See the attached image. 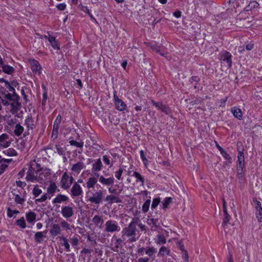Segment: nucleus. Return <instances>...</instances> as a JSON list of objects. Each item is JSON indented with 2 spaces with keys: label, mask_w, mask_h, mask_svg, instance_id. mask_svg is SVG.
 <instances>
[{
  "label": "nucleus",
  "mask_w": 262,
  "mask_h": 262,
  "mask_svg": "<svg viewBox=\"0 0 262 262\" xmlns=\"http://www.w3.org/2000/svg\"><path fill=\"white\" fill-rule=\"evenodd\" d=\"M138 220L133 219L132 221L121 231L122 237L125 238L126 242L133 243L137 242L141 235V232L137 228Z\"/></svg>",
  "instance_id": "nucleus-1"
},
{
  "label": "nucleus",
  "mask_w": 262,
  "mask_h": 262,
  "mask_svg": "<svg viewBox=\"0 0 262 262\" xmlns=\"http://www.w3.org/2000/svg\"><path fill=\"white\" fill-rule=\"evenodd\" d=\"M103 192L101 190L91 189L88 190L85 193V198L87 202L99 206L103 200Z\"/></svg>",
  "instance_id": "nucleus-2"
},
{
  "label": "nucleus",
  "mask_w": 262,
  "mask_h": 262,
  "mask_svg": "<svg viewBox=\"0 0 262 262\" xmlns=\"http://www.w3.org/2000/svg\"><path fill=\"white\" fill-rule=\"evenodd\" d=\"M57 190V186L54 182H51L47 189V193H44L40 198L36 200V202L42 203L46 201L47 199L51 198L55 194Z\"/></svg>",
  "instance_id": "nucleus-3"
},
{
  "label": "nucleus",
  "mask_w": 262,
  "mask_h": 262,
  "mask_svg": "<svg viewBox=\"0 0 262 262\" xmlns=\"http://www.w3.org/2000/svg\"><path fill=\"white\" fill-rule=\"evenodd\" d=\"M74 181V178L71 174L67 171L64 172L62 175L60 182L59 186L61 188L67 190L69 189Z\"/></svg>",
  "instance_id": "nucleus-4"
},
{
  "label": "nucleus",
  "mask_w": 262,
  "mask_h": 262,
  "mask_svg": "<svg viewBox=\"0 0 262 262\" xmlns=\"http://www.w3.org/2000/svg\"><path fill=\"white\" fill-rule=\"evenodd\" d=\"M24 124L27 127V130L24 134V137H26L33 132L35 128V122L31 114H29L25 118Z\"/></svg>",
  "instance_id": "nucleus-5"
},
{
  "label": "nucleus",
  "mask_w": 262,
  "mask_h": 262,
  "mask_svg": "<svg viewBox=\"0 0 262 262\" xmlns=\"http://www.w3.org/2000/svg\"><path fill=\"white\" fill-rule=\"evenodd\" d=\"M104 231L108 233L119 232L121 229L118 223L113 220L107 221L104 224Z\"/></svg>",
  "instance_id": "nucleus-6"
},
{
  "label": "nucleus",
  "mask_w": 262,
  "mask_h": 262,
  "mask_svg": "<svg viewBox=\"0 0 262 262\" xmlns=\"http://www.w3.org/2000/svg\"><path fill=\"white\" fill-rule=\"evenodd\" d=\"M157 251L156 248L154 247H147L146 248L140 247L139 248L137 251V252L141 256L144 255V254L148 255V258L155 259L156 255L155 254Z\"/></svg>",
  "instance_id": "nucleus-7"
},
{
  "label": "nucleus",
  "mask_w": 262,
  "mask_h": 262,
  "mask_svg": "<svg viewBox=\"0 0 262 262\" xmlns=\"http://www.w3.org/2000/svg\"><path fill=\"white\" fill-rule=\"evenodd\" d=\"M96 177L98 178L99 182L103 186L108 187L114 185L115 179L113 175L106 178L103 175L97 174Z\"/></svg>",
  "instance_id": "nucleus-8"
},
{
  "label": "nucleus",
  "mask_w": 262,
  "mask_h": 262,
  "mask_svg": "<svg viewBox=\"0 0 262 262\" xmlns=\"http://www.w3.org/2000/svg\"><path fill=\"white\" fill-rule=\"evenodd\" d=\"M29 63L30 65V68L34 75H40L42 73V67L39 62L33 58L29 59Z\"/></svg>",
  "instance_id": "nucleus-9"
},
{
  "label": "nucleus",
  "mask_w": 262,
  "mask_h": 262,
  "mask_svg": "<svg viewBox=\"0 0 262 262\" xmlns=\"http://www.w3.org/2000/svg\"><path fill=\"white\" fill-rule=\"evenodd\" d=\"M151 103L158 110L161 111L166 115H171L172 113V111L168 105L164 104L161 102H156L153 100H151Z\"/></svg>",
  "instance_id": "nucleus-10"
},
{
  "label": "nucleus",
  "mask_w": 262,
  "mask_h": 262,
  "mask_svg": "<svg viewBox=\"0 0 262 262\" xmlns=\"http://www.w3.org/2000/svg\"><path fill=\"white\" fill-rule=\"evenodd\" d=\"M20 97L18 94H15L14 99L12 100L10 104V112L12 114H16L20 109L21 104L20 102Z\"/></svg>",
  "instance_id": "nucleus-11"
},
{
  "label": "nucleus",
  "mask_w": 262,
  "mask_h": 262,
  "mask_svg": "<svg viewBox=\"0 0 262 262\" xmlns=\"http://www.w3.org/2000/svg\"><path fill=\"white\" fill-rule=\"evenodd\" d=\"M70 195L72 199H75L76 197H79L83 194V191L81 186L77 183L75 182L71 189H70Z\"/></svg>",
  "instance_id": "nucleus-12"
},
{
  "label": "nucleus",
  "mask_w": 262,
  "mask_h": 262,
  "mask_svg": "<svg viewBox=\"0 0 262 262\" xmlns=\"http://www.w3.org/2000/svg\"><path fill=\"white\" fill-rule=\"evenodd\" d=\"M91 171L96 177V175L99 174L98 172L102 170L103 164L100 158L92 160Z\"/></svg>",
  "instance_id": "nucleus-13"
},
{
  "label": "nucleus",
  "mask_w": 262,
  "mask_h": 262,
  "mask_svg": "<svg viewBox=\"0 0 262 262\" xmlns=\"http://www.w3.org/2000/svg\"><path fill=\"white\" fill-rule=\"evenodd\" d=\"M60 213L63 218L68 219L74 215V210L71 206H62L61 208Z\"/></svg>",
  "instance_id": "nucleus-14"
},
{
  "label": "nucleus",
  "mask_w": 262,
  "mask_h": 262,
  "mask_svg": "<svg viewBox=\"0 0 262 262\" xmlns=\"http://www.w3.org/2000/svg\"><path fill=\"white\" fill-rule=\"evenodd\" d=\"M253 202L254 203L255 206V215L258 221L259 222H262V207L260 201H258L256 198L253 199Z\"/></svg>",
  "instance_id": "nucleus-15"
},
{
  "label": "nucleus",
  "mask_w": 262,
  "mask_h": 262,
  "mask_svg": "<svg viewBox=\"0 0 262 262\" xmlns=\"http://www.w3.org/2000/svg\"><path fill=\"white\" fill-rule=\"evenodd\" d=\"M232 55L227 51H223L220 53V60L228 63L229 68L232 65Z\"/></svg>",
  "instance_id": "nucleus-16"
},
{
  "label": "nucleus",
  "mask_w": 262,
  "mask_h": 262,
  "mask_svg": "<svg viewBox=\"0 0 262 262\" xmlns=\"http://www.w3.org/2000/svg\"><path fill=\"white\" fill-rule=\"evenodd\" d=\"M112 240H114V243L112 244L113 246V250L116 252H118L119 249L122 247L124 244V241H126L125 238H123L122 236L120 238H117L115 236H114L112 238Z\"/></svg>",
  "instance_id": "nucleus-17"
},
{
  "label": "nucleus",
  "mask_w": 262,
  "mask_h": 262,
  "mask_svg": "<svg viewBox=\"0 0 262 262\" xmlns=\"http://www.w3.org/2000/svg\"><path fill=\"white\" fill-rule=\"evenodd\" d=\"M243 150V148H242V150H241L239 148H237L238 155L237 161L236 162V167H245L246 163L245 161V156L244 155Z\"/></svg>",
  "instance_id": "nucleus-18"
},
{
  "label": "nucleus",
  "mask_w": 262,
  "mask_h": 262,
  "mask_svg": "<svg viewBox=\"0 0 262 262\" xmlns=\"http://www.w3.org/2000/svg\"><path fill=\"white\" fill-rule=\"evenodd\" d=\"M147 223L150 227L151 231H156L160 228L159 219H148Z\"/></svg>",
  "instance_id": "nucleus-19"
},
{
  "label": "nucleus",
  "mask_w": 262,
  "mask_h": 262,
  "mask_svg": "<svg viewBox=\"0 0 262 262\" xmlns=\"http://www.w3.org/2000/svg\"><path fill=\"white\" fill-rule=\"evenodd\" d=\"M104 201L108 204L120 203L122 202L119 197L112 194L107 195L104 199Z\"/></svg>",
  "instance_id": "nucleus-20"
},
{
  "label": "nucleus",
  "mask_w": 262,
  "mask_h": 262,
  "mask_svg": "<svg viewBox=\"0 0 262 262\" xmlns=\"http://www.w3.org/2000/svg\"><path fill=\"white\" fill-rule=\"evenodd\" d=\"M85 167L84 163L81 161H78L73 165L71 170L77 174H79L81 170Z\"/></svg>",
  "instance_id": "nucleus-21"
},
{
  "label": "nucleus",
  "mask_w": 262,
  "mask_h": 262,
  "mask_svg": "<svg viewBox=\"0 0 262 262\" xmlns=\"http://www.w3.org/2000/svg\"><path fill=\"white\" fill-rule=\"evenodd\" d=\"M69 200V197L64 194H58L53 199L52 203L53 204H60L62 202H68Z\"/></svg>",
  "instance_id": "nucleus-22"
},
{
  "label": "nucleus",
  "mask_w": 262,
  "mask_h": 262,
  "mask_svg": "<svg viewBox=\"0 0 262 262\" xmlns=\"http://www.w3.org/2000/svg\"><path fill=\"white\" fill-rule=\"evenodd\" d=\"M50 33V32H47V34H49L48 41L50 45L54 50H59L60 48L58 40L56 39L55 37L51 36Z\"/></svg>",
  "instance_id": "nucleus-23"
},
{
  "label": "nucleus",
  "mask_w": 262,
  "mask_h": 262,
  "mask_svg": "<svg viewBox=\"0 0 262 262\" xmlns=\"http://www.w3.org/2000/svg\"><path fill=\"white\" fill-rule=\"evenodd\" d=\"M92 222L96 227L99 228H101L102 226L104 223V220L102 216L99 215H94L92 220Z\"/></svg>",
  "instance_id": "nucleus-24"
},
{
  "label": "nucleus",
  "mask_w": 262,
  "mask_h": 262,
  "mask_svg": "<svg viewBox=\"0 0 262 262\" xmlns=\"http://www.w3.org/2000/svg\"><path fill=\"white\" fill-rule=\"evenodd\" d=\"M231 112L235 118L239 120H243V113L241 108L234 106L231 108Z\"/></svg>",
  "instance_id": "nucleus-25"
},
{
  "label": "nucleus",
  "mask_w": 262,
  "mask_h": 262,
  "mask_svg": "<svg viewBox=\"0 0 262 262\" xmlns=\"http://www.w3.org/2000/svg\"><path fill=\"white\" fill-rule=\"evenodd\" d=\"M96 177H91L89 178L86 182V187L88 188V190H90L91 189H95L94 186L97 183L98 179Z\"/></svg>",
  "instance_id": "nucleus-26"
},
{
  "label": "nucleus",
  "mask_w": 262,
  "mask_h": 262,
  "mask_svg": "<svg viewBox=\"0 0 262 262\" xmlns=\"http://www.w3.org/2000/svg\"><path fill=\"white\" fill-rule=\"evenodd\" d=\"M9 136L6 134H3L0 136V145L4 147H8L10 145V142L7 141Z\"/></svg>",
  "instance_id": "nucleus-27"
},
{
  "label": "nucleus",
  "mask_w": 262,
  "mask_h": 262,
  "mask_svg": "<svg viewBox=\"0 0 262 262\" xmlns=\"http://www.w3.org/2000/svg\"><path fill=\"white\" fill-rule=\"evenodd\" d=\"M15 94H17L16 93L11 94L8 91H5L4 92H0V98H3L5 99H7L10 101H12L14 99Z\"/></svg>",
  "instance_id": "nucleus-28"
},
{
  "label": "nucleus",
  "mask_w": 262,
  "mask_h": 262,
  "mask_svg": "<svg viewBox=\"0 0 262 262\" xmlns=\"http://www.w3.org/2000/svg\"><path fill=\"white\" fill-rule=\"evenodd\" d=\"M170 250L169 248L162 246L159 249L158 256L159 257H164L170 255Z\"/></svg>",
  "instance_id": "nucleus-29"
},
{
  "label": "nucleus",
  "mask_w": 262,
  "mask_h": 262,
  "mask_svg": "<svg viewBox=\"0 0 262 262\" xmlns=\"http://www.w3.org/2000/svg\"><path fill=\"white\" fill-rule=\"evenodd\" d=\"M116 108L120 112H123L126 108V105L121 99H117L114 102Z\"/></svg>",
  "instance_id": "nucleus-30"
},
{
  "label": "nucleus",
  "mask_w": 262,
  "mask_h": 262,
  "mask_svg": "<svg viewBox=\"0 0 262 262\" xmlns=\"http://www.w3.org/2000/svg\"><path fill=\"white\" fill-rule=\"evenodd\" d=\"M47 230L42 232H37L34 235V239L37 243H41L43 241V237H46Z\"/></svg>",
  "instance_id": "nucleus-31"
},
{
  "label": "nucleus",
  "mask_w": 262,
  "mask_h": 262,
  "mask_svg": "<svg viewBox=\"0 0 262 262\" xmlns=\"http://www.w3.org/2000/svg\"><path fill=\"white\" fill-rule=\"evenodd\" d=\"M259 7V4L256 1H250L249 4L245 8L246 11H252Z\"/></svg>",
  "instance_id": "nucleus-32"
},
{
  "label": "nucleus",
  "mask_w": 262,
  "mask_h": 262,
  "mask_svg": "<svg viewBox=\"0 0 262 262\" xmlns=\"http://www.w3.org/2000/svg\"><path fill=\"white\" fill-rule=\"evenodd\" d=\"M61 230L59 225L54 224L50 230V233L52 236H55L61 233Z\"/></svg>",
  "instance_id": "nucleus-33"
},
{
  "label": "nucleus",
  "mask_w": 262,
  "mask_h": 262,
  "mask_svg": "<svg viewBox=\"0 0 262 262\" xmlns=\"http://www.w3.org/2000/svg\"><path fill=\"white\" fill-rule=\"evenodd\" d=\"M31 173L32 170L30 168L28 171L27 172V174L26 178L27 181L34 182L37 180V177L38 176V175H36V174H35V171L34 170L32 173Z\"/></svg>",
  "instance_id": "nucleus-34"
},
{
  "label": "nucleus",
  "mask_w": 262,
  "mask_h": 262,
  "mask_svg": "<svg viewBox=\"0 0 262 262\" xmlns=\"http://www.w3.org/2000/svg\"><path fill=\"white\" fill-rule=\"evenodd\" d=\"M155 242L157 245H164L166 243V239L163 234H159L157 235Z\"/></svg>",
  "instance_id": "nucleus-35"
},
{
  "label": "nucleus",
  "mask_w": 262,
  "mask_h": 262,
  "mask_svg": "<svg viewBox=\"0 0 262 262\" xmlns=\"http://www.w3.org/2000/svg\"><path fill=\"white\" fill-rule=\"evenodd\" d=\"M26 217L28 223H32L35 221L36 215L35 212L29 211L26 213Z\"/></svg>",
  "instance_id": "nucleus-36"
},
{
  "label": "nucleus",
  "mask_w": 262,
  "mask_h": 262,
  "mask_svg": "<svg viewBox=\"0 0 262 262\" xmlns=\"http://www.w3.org/2000/svg\"><path fill=\"white\" fill-rule=\"evenodd\" d=\"M132 176L134 177L136 179L137 183L140 182L141 186H144L145 183L144 178L138 172L134 171Z\"/></svg>",
  "instance_id": "nucleus-37"
},
{
  "label": "nucleus",
  "mask_w": 262,
  "mask_h": 262,
  "mask_svg": "<svg viewBox=\"0 0 262 262\" xmlns=\"http://www.w3.org/2000/svg\"><path fill=\"white\" fill-rule=\"evenodd\" d=\"M24 127L20 125V123H17L15 126L14 130V134L15 136L19 137L24 132Z\"/></svg>",
  "instance_id": "nucleus-38"
},
{
  "label": "nucleus",
  "mask_w": 262,
  "mask_h": 262,
  "mask_svg": "<svg viewBox=\"0 0 262 262\" xmlns=\"http://www.w3.org/2000/svg\"><path fill=\"white\" fill-rule=\"evenodd\" d=\"M124 170V168L120 166L117 170L114 171L115 177L118 180H123L122 176Z\"/></svg>",
  "instance_id": "nucleus-39"
},
{
  "label": "nucleus",
  "mask_w": 262,
  "mask_h": 262,
  "mask_svg": "<svg viewBox=\"0 0 262 262\" xmlns=\"http://www.w3.org/2000/svg\"><path fill=\"white\" fill-rule=\"evenodd\" d=\"M62 119V117L60 115H58L55 120L54 121V132L55 130L56 133H58V130L59 129V125L61 123Z\"/></svg>",
  "instance_id": "nucleus-40"
},
{
  "label": "nucleus",
  "mask_w": 262,
  "mask_h": 262,
  "mask_svg": "<svg viewBox=\"0 0 262 262\" xmlns=\"http://www.w3.org/2000/svg\"><path fill=\"white\" fill-rule=\"evenodd\" d=\"M13 195L14 196V201L17 204L20 205L24 204V203L26 201L25 195L21 196L18 194L14 193L13 194Z\"/></svg>",
  "instance_id": "nucleus-41"
},
{
  "label": "nucleus",
  "mask_w": 262,
  "mask_h": 262,
  "mask_svg": "<svg viewBox=\"0 0 262 262\" xmlns=\"http://www.w3.org/2000/svg\"><path fill=\"white\" fill-rule=\"evenodd\" d=\"M3 153L7 156L12 157L16 156L17 155L16 151L13 148H9L3 151Z\"/></svg>",
  "instance_id": "nucleus-42"
},
{
  "label": "nucleus",
  "mask_w": 262,
  "mask_h": 262,
  "mask_svg": "<svg viewBox=\"0 0 262 262\" xmlns=\"http://www.w3.org/2000/svg\"><path fill=\"white\" fill-rule=\"evenodd\" d=\"M2 70L4 73L10 75L12 74L14 72V69L10 66L5 64Z\"/></svg>",
  "instance_id": "nucleus-43"
},
{
  "label": "nucleus",
  "mask_w": 262,
  "mask_h": 262,
  "mask_svg": "<svg viewBox=\"0 0 262 262\" xmlns=\"http://www.w3.org/2000/svg\"><path fill=\"white\" fill-rule=\"evenodd\" d=\"M15 224L22 229L26 227V223L24 217H21L15 221Z\"/></svg>",
  "instance_id": "nucleus-44"
},
{
  "label": "nucleus",
  "mask_w": 262,
  "mask_h": 262,
  "mask_svg": "<svg viewBox=\"0 0 262 262\" xmlns=\"http://www.w3.org/2000/svg\"><path fill=\"white\" fill-rule=\"evenodd\" d=\"M149 198V199H147L142 205V210L144 213H146L149 210L150 204V196Z\"/></svg>",
  "instance_id": "nucleus-45"
},
{
  "label": "nucleus",
  "mask_w": 262,
  "mask_h": 262,
  "mask_svg": "<svg viewBox=\"0 0 262 262\" xmlns=\"http://www.w3.org/2000/svg\"><path fill=\"white\" fill-rule=\"evenodd\" d=\"M41 193L42 190L39 188V186L38 185H35L32 190V193L34 197H38L40 194H41Z\"/></svg>",
  "instance_id": "nucleus-46"
},
{
  "label": "nucleus",
  "mask_w": 262,
  "mask_h": 262,
  "mask_svg": "<svg viewBox=\"0 0 262 262\" xmlns=\"http://www.w3.org/2000/svg\"><path fill=\"white\" fill-rule=\"evenodd\" d=\"M172 202V198L171 197H166L162 202V208L166 209L168 206Z\"/></svg>",
  "instance_id": "nucleus-47"
},
{
  "label": "nucleus",
  "mask_w": 262,
  "mask_h": 262,
  "mask_svg": "<svg viewBox=\"0 0 262 262\" xmlns=\"http://www.w3.org/2000/svg\"><path fill=\"white\" fill-rule=\"evenodd\" d=\"M80 236L77 234H75L70 238V242L72 246H76L78 245Z\"/></svg>",
  "instance_id": "nucleus-48"
},
{
  "label": "nucleus",
  "mask_w": 262,
  "mask_h": 262,
  "mask_svg": "<svg viewBox=\"0 0 262 262\" xmlns=\"http://www.w3.org/2000/svg\"><path fill=\"white\" fill-rule=\"evenodd\" d=\"M102 160L104 162V164L107 165L109 168H111L113 166V162H111V160L110 157L107 155H104L102 156Z\"/></svg>",
  "instance_id": "nucleus-49"
},
{
  "label": "nucleus",
  "mask_w": 262,
  "mask_h": 262,
  "mask_svg": "<svg viewBox=\"0 0 262 262\" xmlns=\"http://www.w3.org/2000/svg\"><path fill=\"white\" fill-rule=\"evenodd\" d=\"M140 158L143 163V164L144 165V166L147 167L148 164V159L146 158L145 155H144V151L143 150H141L140 151Z\"/></svg>",
  "instance_id": "nucleus-50"
},
{
  "label": "nucleus",
  "mask_w": 262,
  "mask_h": 262,
  "mask_svg": "<svg viewBox=\"0 0 262 262\" xmlns=\"http://www.w3.org/2000/svg\"><path fill=\"white\" fill-rule=\"evenodd\" d=\"M56 152L60 156H64L66 154L65 149L58 144H55L54 147Z\"/></svg>",
  "instance_id": "nucleus-51"
},
{
  "label": "nucleus",
  "mask_w": 262,
  "mask_h": 262,
  "mask_svg": "<svg viewBox=\"0 0 262 262\" xmlns=\"http://www.w3.org/2000/svg\"><path fill=\"white\" fill-rule=\"evenodd\" d=\"M161 202V199L160 198H154L152 200L151 208L152 210L155 209L159 203Z\"/></svg>",
  "instance_id": "nucleus-52"
},
{
  "label": "nucleus",
  "mask_w": 262,
  "mask_h": 262,
  "mask_svg": "<svg viewBox=\"0 0 262 262\" xmlns=\"http://www.w3.org/2000/svg\"><path fill=\"white\" fill-rule=\"evenodd\" d=\"M69 143L72 146H75L77 147L82 148L83 146V142H77L75 140H71L69 141Z\"/></svg>",
  "instance_id": "nucleus-53"
},
{
  "label": "nucleus",
  "mask_w": 262,
  "mask_h": 262,
  "mask_svg": "<svg viewBox=\"0 0 262 262\" xmlns=\"http://www.w3.org/2000/svg\"><path fill=\"white\" fill-rule=\"evenodd\" d=\"M19 211L17 210H12L10 207L7 208V214L8 217L11 218L14 214H19Z\"/></svg>",
  "instance_id": "nucleus-54"
},
{
  "label": "nucleus",
  "mask_w": 262,
  "mask_h": 262,
  "mask_svg": "<svg viewBox=\"0 0 262 262\" xmlns=\"http://www.w3.org/2000/svg\"><path fill=\"white\" fill-rule=\"evenodd\" d=\"M61 239L63 241L62 246H63L64 247L65 250L67 252H70V246L68 242V239H67V238L65 237H62Z\"/></svg>",
  "instance_id": "nucleus-55"
},
{
  "label": "nucleus",
  "mask_w": 262,
  "mask_h": 262,
  "mask_svg": "<svg viewBox=\"0 0 262 262\" xmlns=\"http://www.w3.org/2000/svg\"><path fill=\"white\" fill-rule=\"evenodd\" d=\"M223 212L224 213V217L223 219V224H224L225 225H226L229 223V222L231 219V216L228 214L227 210H226V211H223Z\"/></svg>",
  "instance_id": "nucleus-56"
},
{
  "label": "nucleus",
  "mask_w": 262,
  "mask_h": 262,
  "mask_svg": "<svg viewBox=\"0 0 262 262\" xmlns=\"http://www.w3.org/2000/svg\"><path fill=\"white\" fill-rule=\"evenodd\" d=\"M7 169V164L4 163L0 158V176L2 175Z\"/></svg>",
  "instance_id": "nucleus-57"
},
{
  "label": "nucleus",
  "mask_w": 262,
  "mask_h": 262,
  "mask_svg": "<svg viewBox=\"0 0 262 262\" xmlns=\"http://www.w3.org/2000/svg\"><path fill=\"white\" fill-rule=\"evenodd\" d=\"M244 168H245V167H242V168L236 167L237 174L238 178L241 180H242L244 177Z\"/></svg>",
  "instance_id": "nucleus-58"
},
{
  "label": "nucleus",
  "mask_w": 262,
  "mask_h": 262,
  "mask_svg": "<svg viewBox=\"0 0 262 262\" xmlns=\"http://www.w3.org/2000/svg\"><path fill=\"white\" fill-rule=\"evenodd\" d=\"M221 155L225 158V159L228 160L229 163H231L232 158L230 155L224 149L220 152Z\"/></svg>",
  "instance_id": "nucleus-59"
},
{
  "label": "nucleus",
  "mask_w": 262,
  "mask_h": 262,
  "mask_svg": "<svg viewBox=\"0 0 262 262\" xmlns=\"http://www.w3.org/2000/svg\"><path fill=\"white\" fill-rule=\"evenodd\" d=\"M60 225L62 228L66 230H69L70 229V224H68V222L64 220H61L60 223Z\"/></svg>",
  "instance_id": "nucleus-60"
},
{
  "label": "nucleus",
  "mask_w": 262,
  "mask_h": 262,
  "mask_svg": "<svg viewBox=\"0 0 262 262\" xmlns=\"http://www.w3.org/2000/svg\"><path fill=\"white\" fill-rule=\"evenodd\" d=\"M48 99V93L47 90H45L42 94V105L45 106L47 104V100Z\"/></svg>",
  "instance_id": "nucleus-61"
},
{
  "label": "nucleus",
  "mask_w": 262,
  "mask_h": 262,
  "mask_svg": "<svg viewBox=\"0 0 262 262\" xmlns=\"http://www.w3.org/2000/svg\"><path fill=\"white\" fill-rule=\"evenodd\" d=\"M5 86L9 90V92L12 93H16L14 88L11 86L9 81H5Z\"/></svg>",
  "instance_id": "nucleus-62"
},
{
  "label": "nucleus",
  "mask_w": 262,
  "mask_h": 262,
  "mask_svg": "<svg viewBox=\"0 0 262 262\" xmlns=\"http://www.w3.org/2000/svg\"><path fill=\"white\" fill-rule=\"evenodd\" d=\"M200 78L198 76H193L191 77L189 80V81L191 83H193V82L198 83L200 81Z\"/></svg>",
  "instance_id": "nucleus-63"
},
{
  "label": "nucleus",
  "mask_w": 262,
  "mask_h": 262,
  "mask_svg": "<svg viewBox=\"0 0 262 262\" xmlns=\"http://www.w3.org/2000/svg\"><path fill=\"white\" fill-rule=\"evenodd\" d=\"M67 5L65 3H60L56 6V8L58 10L63 11L66 9Z\"/></svg>",
  "instance_id": "nucleus-64"
}]
</instances>
